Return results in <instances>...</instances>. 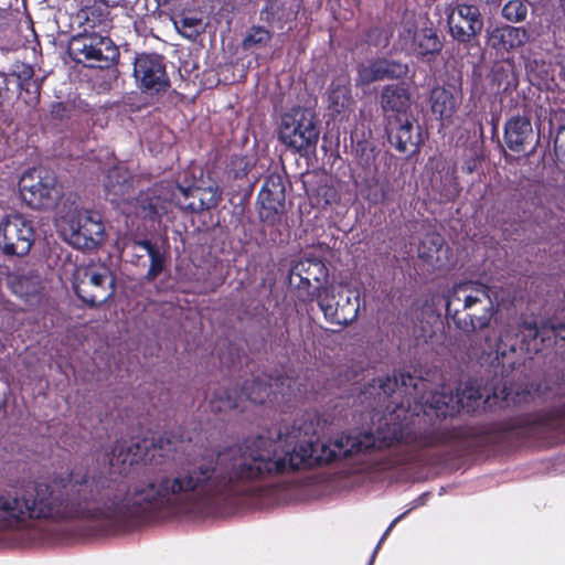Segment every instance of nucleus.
Here are the masks:
<instances>
[{"instance_id": "1", "label": "nucleus", "mask_w": 565, "mask_h": 565, "mask_svg": "<svg viewBox=\"0 0 565 565\" xmlns=\"http://www.w3.org/2000/svg\"><path fill=\"white\" fill-rule=\"evenodd\" d=\"M375 448H391L380 441L379 428L376 434L342 435L329 444L310 438L292 445L281 433L276 439L256 435L164 465V482L172 513H185L195 505L252 495L259 483L301 468L328 465Z\"/></svg>"}, {"instance_id": "2", "label": "nucleus", "mask_w": 565, "mask_h": 565, "mask_svg": "<svg viewBox=\"0 0 565 565\" xmlns=\"http://www.w3.org/2000/svg\"><path fill=\"white\" fill-rule=\"evenodd\" d=\"M164 480L163 466L132 480L77 463L46 482L0 492V530H18L42 519L130 525L157 513H172Z\"/></svg>"}, {"instance_id": "3", "label": "nucleus", "mask_w": 565, "mask_h": 565, "mask_svg": "<svg viewBox=\"0 0 565 565\" xmlns=\"http://www.w3.org/2000/svg\"><path fill=\"white\" fill-rule=\"evenodd\" d=\"M458 413L452 393L434 392L422 413H412L403 404L379 425L380 441L391 447L422 450L451 444L475 447L500 445L510 439H536L548 445L565 438V401L552 408L518 414L489 423L449 426L447 417Z\"/></svg>"}, {"instance_id": "4", "label": "nucleus", "mask_w": 565, "mask_h": 565, "mask_svg": "<svg viewBox=\"0 0 565 565\" xmlns=\"http://www.w3.org/2000/svg\"><path fill=\"white\" fill-rule=\"evenodd\" d=\"M515 351V344H510L508 351L503 339L499 338L493 351L482 353L477 374L456 390L458 413L460 411L475 412L482 398H484L486 408L493 406L505 408L511 404L525 401L531 395L530 391L525 388L513 390Z\"/></svg>"}, {"instance_id": "5", "label": "nucleus", "mask_w": 565, "mask_h": 565, "mask_svg": "<svg viewBox=\"0 0 565 565\" xmlns=\"http://www.w3.org/2000/svg\"><path fill=\"white\" fill-rule=\"evenodd\" d=\"M497 312L490 287L478 281L456 284L446 296V316L467 334L489 328Z\"/></svg>"}, {"instance_id": "6", "label": "nucleus", "mask_w": 565, "mask_h": 565, "mask_svg": "<svg viewBox=\"0 0 565 565\" xmlns=\"http://www.w3.org/2000/svg\"><path fill=\"white\" fill-rule=\"evenodd\" d=\"M67 53L75 63L99 70L114 66L120 55L118 46L109 36L84 31L71 38Z\"/></svg>"}, {"instance_id": "7", "label": "nucleus", "mask_w": 565, "mask_h": 565, "mask_svg": "<svg viewBox=\"0 0 565 565\" xmlns=\"http://www.w3.org/2000/svg\"><path fill=\"white\" fill-rule=\"evenodd\" d=\"M320 136L318 121L305 108H292L281 117L278 138L288 149L300 156L313 152Z\"/></svg>"}, {"instance_id": "8", "label": "nucleus", "mask_w": 565, "mask_h": 565, "mask_svg": "<svg viewBox=\"0 0 565 565\" xmlns=\"http://www.w3.org/2000/svg\"><path fill=\"white\" fill-rule=\"evenodd\" d=\"M73 288L76 296L87 306L98 307L115 294V278L107 266L88 265L77 268Z\"/></svg>"}, {"instance_id": "9", "label": "nucleus", "mask_w": 565, "mask_h": 565, "mask_svg": "<svg viewBox=\"0 0 565 565\" xmlns=\"http://www.w3.org/2000/svg\"><path fill=\"white\" fill-rule=\"evenodd\" d=\"M295 382L288 375L271 376L260 374L252 380H246L241 386L244 401L254 404H271L287 403L291 401L295 393Z\"/></svg>"}, {"instance_id": "10", "label": "nucleus", "mask_w": 565, "mask_h": 565, "mask_svg": "<svg viewBox=\"0 0 565 565\" xmlns=\"http://www.w3.org/2000/svg\"><path fill=\"white\" fill-rule=\"evenodd\" d=\"M132 76L140 92L149 95L166 93L171 85L166 58L158 53H137Z\"/></svg>"}, {"instance_id": "11", "label": "nucleus", "mask_w": 565, "mask_h": 565, "mask_svg": "<svg viewBox=\"0 0 565 565\" xmlns=\"http://www.w3.org/2000/svg\"><path fill=\"white\" fill-rule=\"evenodd\" d=\"M64 232L71 245L78 249H94L105 238V226L98 212L76 211L66 217Z\"/></svg>"}, {"instance_id": "12", "label": "nucleus", "mask_w": 565, "mask_h": 565, "mask_svg": "<svg viewBox=\"0 0 565 565\" xmlns=\"http://www.w3.org/2000/svg\"><path fill=\"white\" fill-rule=\"evenodd\" d=\"M19 191L22 200L33 210H42L54 203L57 192V178L47 170L31 169L19 180Z\"/></svg>"}, {"instance_id": "13", "label": "nucleus", "mask_w": 565, "mask_h": 565, "mask_svg": "<svg viewBox=\"0 0 565 565\" xmlns=\"http://www.w3.org/2000/svg\"><path fill=\"white\" fill-rule=\"evenodd\" d=\"M35 232L31 221L21 213L6 215L0 222V249L6 256L22 257L34 244Z\"/></svg>"}, {"instance_id": "14", "label": "nucleus", "mask_w": 565, "mask_h": 565, "mask_svg": "<svg viewBox=\"0 0 565 565\" xmlns=\"http://www.w3.org/2000/svg\"><path fill=\"white\" fill-rule=\"evenodd\" d=\"M447 24L450 36L466 49L479 44L484 23L477 6L457 3L447 17Z\"/></svg>"}, {"instance_id": "15", "label": "nucleus", "mask_w": 565, "mask_h": 565, "mask_svg": "<svg viewBox=\"0 0 565 565\" xmlns=\"http://www.w3.org/2000/svg\"><path fill=\"white\" fill-rule=\"evenodd\" d=\"M286 192L280 175L269 174L258 193V216L266 225L279 224L285 212Z\"/></svg>"}, {"instance_id": "16", "label": "nucleus", "mask_w": 565, "mask_h": 565, "mask_svg": "<svg viewBox=\"0 0 565 565\" xmlns=\"http://www.w3.org/2000/svg\"><path fill=\"white\" fill-rule=\"evenodd\" d=\"M300 278L297 285V297L301 302H312L316 297V286H322L327 281L329 270L326 264L317 257H306L294 263L290 268V277Z\"/></svg>"}, {"instance_id": "17", "label": "nucleus", "mask_w": 565, "mask_h": 565, "mask_svg": "<svg viewBox=\"0 0 565 565\" xmlns=\"http://www.w3.org/2000/svg\"><path fill=\"white\" fill-rule=\"evenodd\" d=\"M124 253L130 255V263L139 266L145 255L150 258V266L143 277L147 282L154 281L166 269L168 265V256L162 252L159 245L148 238L143 239H126L124 242Z\"/></svg>"}, {"instance_id": "18", "label": "nucleus", "mask_w": 565, "mask_h": 565, "mask_svg": "<svg viewBox=\"0 0 565 565\" xmlns=\"http://www.w3.org/2000/svg\"><path fill=\"white\" fill-rule=\"evenodd\" d=\"M399 36L411 53L422 62L435 61L444 47L443 40L433 28H405Z\"/></svg>"}, {"instance_id": "19", "label": "nucleus", "mask_w": 565, "mask_h": 565, "mask_svg": "<svg viewBox=\"0 0 565 565\" xmlns=\"http://www.w3.org/2000/svg\"><path fill=\"white\" fill-rule=\"evenodd\" d=\"M415 120L408 115L388 118L385 131L387 140L398 152L415 153L420 143V134L415 132Z\"/></svg>"}, {"instance_id": "20", "label": "nucleus", "mask_w": 565, "mask_h": 565, "mask_svg": "<svg viewBox=\"0 0 565 565\" xmlns=\"http://www.w3.org/2000/svg\"><path fill=\"white\" fill-rule=\"evenodd\" d=\"M529 40L530 34L525 28L509 24L498 25L487 34V45L501 56L522 47Z\"/></svg>"}, {"instance_id": "21", "label": "nucleus", "mask_w": 565, "mask_h": 565, "mask_svg": "<svg viewBox=\"0 0 565 565\" xmlns=\"http://www.w3.org/2000/svg\"><path fill=\"white\" fill-rule=\"evenodd\" d=\"M355 100L352 96L348 76L333 79L328 89V110L334 120H345L354 111Z\"/></svg>"}, {"instance_id": "22", "label": "nucleus", "mask_w": 565, "mask_h": 565, "mask_svg": "<svg viewBox=\"0 0 565 565\" xmlns=\"http://www.w3.org/2000/svg\"><path fill=\"white\" fill-rule=\"evenodd\" d=\"M429 104L433 115L441 121V126H448L452 124L460 105V96L455 87L437 85L430 89Z\"/></svg>"}, {"instance_id": "23", "label": "nucleus", "mask_w": 565, "mask_h": 565, "mask_svg": "<svg viewBox=\"0 0 565 565\" xmlns=\"http://www.w3.org/2000/svg\"><path fill=\"white\" fill-rule=\"evenodd\" d=\"M350 146L356 164L367 174H376V159L381 153V149L372 140V132L354 130L350 134Z\"/></svg>"}, {"instance_id": "24", "label": "nucleus", "mask_w": 565, "mask_h": 565, "mask_svg": "<svg viewBox=\"0 0 565 565\" xmlns=\"http://www.w3.org/2000/svg\"><path fill=\"white\" fill-rule=\"evenodd\" d=\"M106 455L111 466L117 463L132 466L139 462H150L151 458L149 440L146 438L134 440L129 444L117 440L111 446L110 452Z\"/></svg>"}, {"instance_id": "25", "label": "nucleus", "mask_w": 565, "mask_h": 565, "mask_svg": "<svg viewBox=\"0 0 565 565\" xmlns=\"http://www.w3.org/2000/svg\"><path fill=\"white\" fill-rule=\"evenodd\" d=\"M171 186L156 184L139 194L138 203L146 218L159 221L162 215L168 213V206L172 203Z\"/></svg>"}, {"instance_id": "26", "label": "nucleus", "mask_w": 565, "mask_h": 565, "mask_svg": "<svg viewBox=\"0 0 565 565\" xmlns=\"http://www.w3.org/2000/svg\"><path fill=\"white\" fill-rule=\"evenodd\" d=\"M504 142L507 147L516 153L525 151L533 140V128L530 118L525 116H512L504 124Z\"/></svg>"}, {"instance_id": "27", "label": "nucleus", "mask_w": 565, "mask_h": 565, "mask_svg": "<svg viewBox=\"0 0 565 565\" xmlns=\"http://www.w3.org/2000/svg\"><path fill=\"white\" fill-rule=\"evenodd\" d=\"M380 104L382 110L394 113V116H406L411 106V93L404 84H388L383 86L380 93Z\"/></svg>"}, {"instance_id": "28", "label": "nucleus", "mask_w": 565, "mask_h": 565, "mask_svg": "<svg viewBox=\"0 0 565 565\" xmlns=\"http://www.w3.org/2000/svg\"><path fill=\"white\" fill-rule=\"evenodd\" d=\"M303 0H267L262 17L267 23L284 24L292 22L302 8Z\"/></svg>"}, {"instance_id": "29", "label": "nucleus", "mask_w": 565, "mask_h": 565, "mask_svg": "<svg viewBox=\"0 0 565 565\" xmlns=\"http://www.w3.org/2000/svg\"><path fill=\"white\" fill-rule=\"evenodd\" d=\"M415 379L408 372H394L393 376L379 377L374 380L372 387L379 388L376 393L379 403L385 404L388 398L393 397L396 391L407 392L408 387L416 388Z\"/></svg>"}, {"instance_id": "30", "label": "nucleus", "mask_w": 565, "mask_h": 565, "mask_svg": "<svg viewBox=\"0 0 565 565\" xmlns=\"http://www.w3.org/2000/svg\"><path fill=\"white\" fill-rule=\"evenodd\" d=\"M131 188V175L124 166L109 168L104 178V190L107 199L115 203L124 199Z\"/></svg>"}, {"instance_id": "31", "label": "nucleus", "mask_w": 565, "mask_h": 565, "mask_svg": "<svg viewBox=\"0 0 565 565\" xmlns=\"http://www.w3.org/2000/svg\"><path fill=\"white\" fill-rule=\"evenodd\" d=\"M491 81L502 92L514 89L519 85V75L513 57L502 58L491 67Z\"/></svg>"}, {"instance_id": "32", "label": "nucleus", "mask_w": 565, "mask_h": 565, "mask_svg": "<svg viewBox=\"0 0 565 565\" xmlns=\"http://www.w3.org/2000/svg\"><path fill=\"white\" fill-rule=\"evenodd\" d=\"M360 310L359 295L348 291L339 292L334 307L332 322L339 326H349L358 317Z\"/></svg>"}, {"instance_id": "33", "label": "nucleus", "mask_w": 565, "mask_h": 565, "mask_svg": "<svg viewBox=\"0 0 565 565\" xmlns=\"http://www.w3.org/2000/svg\"><path fill=\"white\" fill-rule=\"evenodd\" d=\"M243 402L241 388L222 386L215 390L209 404L212 413L221 414L239 408Z\"/></svg>"}, {"instance_id": "34", "label": "nucleus", "mask_w": 565, "mask_h": 565, "mask_svg": "<svg viewBox=\"0 0 565 565\" xmlns=\"http://www.w3.org/2000/svg\"><path fill=\"white\" fill-rule=\"evenodd\" d=\"M516 337H521V350H525L526 352L540 350L537 344V339L541 338V342L543 343L546 339V324L542 322L539 327L536 320H523L519 324V331Z\"/></svg>"}, {"instance_id": "35", "label": "nucleus", "mask_w": 565, "mask_h": 565, "mask_svg": "<svg viewBox=\"0 0 565 565\" xmlns=\"http://www.w3.org/2000/svg\"><path fill=\"white\" fill-rule=\"evenodd\" d=\"M84 32H99L103 34L111 26L110 12L100 6L86 7L81 11Z\"/></svg>"}, {"instance_id": "36", "label": "nucleus", "mask_w": 565, "mask_h": 565, "mask_svg": "<svg viewBox=\"0 0 565 565\" xmlns=\"http://www.w3.org/2000/svg\"><path fill=\"white\" fill-rule=\"evenodd\" d=\"M256 158L252 154L233 153L225 162L224 173L227 180H242L256 166Z\"/></svg>"}, {"instance_id": "37", "label": "nucleus", "mask_w": 565, "mask_h": 565, "mask_svg": "<svg viewBox=\"0 0 565 565\" xmlns=\"http://www.w3.org/2000/svg\"><path fill=\"white\" fill-rule=\"evenodd\" d=\"M194 195L196 196L198 202L186 203L184 205L189 209L190 213H200L214 209L222 200V191L217 185L206 188L195 186Z\"/></svg>"}, {"instance_id": "38", "label": "nucleus", "mask_w": 565, "mask_h": 565, "mask_svg": "<svg viewBox=\"0 0 565 565\" xmlns=\"http://www.w3.org/2000/svg\"><path fill=\"white\" fill-rule=\"evenodd\" d=\"M436 190L444 202H454L460 195L462 188L458 181L456 162H452V164L447 168L445 174L440 175L439 183L436 184Z\"/></svg>"}, {"instance_id": "39", "label": "nucleus", "mask_w": 565, "mask_h": 565, "mask_svg": "<svg viewBox=\"0 0 565 565\" xmlns=\"http://www.w3.org/2000/svg\"><path fill=\"white\" fill-rule=\"evenodd\" d=\"M149 446L151 455L150 463L154 461L157 465V457L166 459L174 456L178 449V440L173 435L163 433L157 437H153L149 441Z\"/></svg>"}, {"instance_id": "40", "label": "nucleus", "mask_w": 565, "mask_h": 565, "mask_svg": "<svg viewBox=\"0 0 565 565\" xmlns=\"http://www.w3.org/2000/svg\"><path fill=\"white\" fill-rule=\"evenodd\" d=\"M379 66L381 68V75L384 79H403L407 76L409 68L406 63H402L395 60H388L385 57L377 58Z\"/></svg>"}, {"instance_id": "41", "label": "nucleus", "mask_w": 565, "mask_h": 565, "mask_svg": "<svg viewBox=\"0 0 565 565\" xmlns=\"http://www.w3.org/2000/svg\"><path fill=\"white\" fill-rule=\"evenodd\" d=\"M383 81L377 58L371 60L367 64H360L356 68V86H367L372 83Z\"/></svg>"}, {"instance_id": "42", "label": "nucleus", "mask_w": 565, "mask_h": 565, "mask_svg": "<svg viewBox=\"0 0 565 565\" xmlns=\"http://www.w3.org/2000/svg\"><path fill=\"white\" fill-rule=\"evenodd\" d=\"M443 244L444 238L439 234L425 235L418 245V257L425 262H431L437 257Z\"/></svg>"}, {"instance_id": "43", "label": "nucleus", "mask_w": 565, "mask_h": 565, "mask_svg": "<svg viewBox=\"0 0 565 565\" xmlns=\"http://www.w3.org/2000/svg\"><path fill=\"white\" fill-rule=\"evenodd\" d=\"M316 297L318 306L320 310L323 312V316L327 321L332 322V317L334 315V307L337 301V296L333 291L324 286H316Z\"/></svg>"}, {"instance_id": "44", "label": "nucleus", "mask_w": 565, "mask_h": 565, "mask_svg": "<svg viewBox=\"0 0 565 565\" xmlns=\"http://www.w3.org/2000/svg\"><path fill=\"white\" fill-rule=\"evenodd\" d=\"M44 77H35L22 85H19V95L29 106H36L40 103L41 90Z\"/></svg>"}, {"instance_id": "45", "label": "nucleus", "mask_w": 565, "mask_h": 565, "mask_svg": "<svg viewBox=\"0 0 565 565\" xmlns=\"http://www.w3.org/2000/svg\"><path fill=\"white\" fill-rule=\"evenodd\" d=\"M177 31L186 39H194L200 34L202 20L198 17H188L181 14L173 20Z\"/></svg>"}, {"instance_id": "46", "label": "nucleus", "mask_w": 565, "mask_h": 565, "mask_svg": "<svg viewBox=\"0 0 565 565\" xmlns=\"http://www.w3.org/2000/svg\"><path fill=\"white\" fill-rule=\"evenodd\" d=\"M195 186H182L179 183L171 186L170 199L171 202L180 210L189 212V209L184 205L192 202H198L194 195Z\"/></svg>"}, {"instance_id": "47", "label": "nucleus", "mask_w": 565, "mask_h": 565, "mask_svg": "<svg viewBox=\"0 0 565 565\" xmlns=\"http://www.w3.org/2000/svg\"><path fill=\"white\" fill-rule=\"evenodd\" d=\"M271 38V32L264 26H252L243 40V47L249 50L254 46H265Z\"/></svg>"}, {"instance_id": "48", "label": "nucleus", "mask_w": 565, "mask_h": 565, "mask_svg": "<svg viewBox=\"0 0 565 565\" xmlns=\"http://www.w3.org/2000/svg\"><path fill=\"white\" fill-rule=\"evenodd\" d=\"M527 7L521 0H510L502 8V17L510 22H521L526 19Z\"/></svg>"}, {"instance_id": "49", "label": "nucleus", "mask_w": 565, "mask_h": 565, "mask_svg": "<svg viewBox=\"0 0 565 565\" xmlns=\"http://www.w3.org/2000/svg\"><path fill=\"white\" fill-rule=\"evenodd\" d=\"M10 75L17 78L18 86L35 78L33 66L19 61L11 65Z\"/></svg>"}, {"instance_id": "50", "label": "nucleus", "mask_w": 565, "mask_h": 565, "mask_svg": "<svg viewBox=\"0 0 565 565\" xmlns=\"http://www.w3.org/2000/svg\"><path fill=\"white\" fill-rule=\"evenodd\" d=\"M554 151L557 162L565 167V126H561L554 138Z\"/></svg>"}, {"instance_id": "51", "label": "nucleus", "mask_w": 565, "mask_h": 565, "mask_svg": "<svg viewBox=\"0 0 565 565\" xmlns=\"http://www.w3.org/2000/svg\"><path fill=\"white\" fill-rule=\"evenodd\" d=\"M383 31L377 26H372L365 31L364 39L369 45H386L387 39H382Z\"/></svg>"}, {"instance_id": "52", "label": "nucleus", "mask_w": 565, "mask_h": 565, "mask_svg": "<svg viewBox=\"0 0 565 565\" xmlns=\"http://www.w3.org/2000/svg\"><path fill=\"white\" fill-rule=\"evenodd\" d=\"M50 114L53 119L63 121L70 117V107L63 102H53L50 106Z\"/></svg>"}, {"instance_id": "53", "label": "nucleus", "mask_w": 565, "mask_h": 565, "mask_svg": "<svg viewBox=\"0 0 565 565\" xmlns=\"http://www.w3.org/2000/svg\"><path fill=\"white\" fill-rule=\"evenodd\" d=\"M544 323L546 324V338H550L548 333H553V335L555 338H558L561 340H564L565 341V324L559 322V323H554L553 321L551 320H546L544 321Z\"/></svg>"}, {"instance_id": "54", "label": "nucleus", "mask_w": 565, "mask_h": 565, "mask_svg": "<svg viewBox=\"0 0 565 565\" xmlns=\"http://www.w3.org/2000/svg\"><path fill=\"white\" fill-rule=\"evenodd\" d=\"M480 161L481 158L477 153H473L472 156H469L465 159L461 169L465 173L471 174L477 170L478 166L480 164Z\"/></svg>"}, {"instance_id": "55", "label": "nucleus", "mask_w": 565, "mask_h": 565, "mask_svg": "<svg viewBox=\"0 0 565 565\" xmlns=\"http://www.w3.org/2000/svg\"><path fill=\"white\" fill-rule=\"evenodd\" d=\"M408 513V511H405L404 513L399 514L398 516H396L392 522L391 524L388 525V527L386 529V531L384 532V534L382 535V537L380 539L374 552H373V555H372V559L371 562H373L381 544L385 541V539L387 537L388 533L392 531V529ZM372 563H370L371 565Z\"/></svg>"}, {"instance_id": "56", "label": "nucleus", "mask_w": 565, "mask_h": 565, "mask_svg": "<svg viewBox=\"0 0 565 565\" xmlns=\"http://www.w3.org/2000/svg\"><path fill=\"white\" fill-rule=\"evenodd\" d=\"M482 3H486L488 6H499L501 0H479Z\"/></svg>"}, {"instance_id": "57", "label": "nucleus", "mask_w": 565, "mask_h": 565, "mask_svg": "<svg viewBox=\"0 0 565 565\" xmlns=\"http://www.w3.org/2000/svg\"><path fill=\"white\" fill-rule=\"evenodd\" d=\"M497 124H493V127H492V132H493V136H497L498 134V130H497Z\"/></svg>"}, {"instance_id": "58", "label": "nucleus", "mask_w": 565, "mask_h": 565, "mask_svg": "<svg viewBox=\"0 0 565 565\" xmlns=\"http://www.w3.org/2000/svg\"><path fill=\"white\" fill-rule=\"evenodd\" d=\"M526 67L529 68V71H530V72H532V64H531V63H529V64L526 65Z\"/></svg>"}]
</instances>
